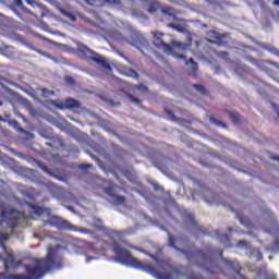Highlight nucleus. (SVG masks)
<instances>
[{
	"label": "nucleus",
	"instance_id": "nucleus-1",
	"mask_svg": "<svg viewBox=\"0 0 279 279\" xmlns=\"http://www.w3.org/2000/svg\"><path fill=\"white\" fill-rule=\"evenodd\" d=\"M37 266L24 265L26 275H9L10 279H40L45 274L62 267V253L56 246H49L46 257L36 260Z\"/></svg>",
	"mask_w": 279,
	"mask_h": 279
},
{
	"label": "nucleus",
	"instance_id": "nucleus-2",
	"mask_svg": "<svg viewBox=\"0 0 279 279\" xmlns=\"http://www.w3.org/2000/svg\"><path fill=\"white\" fill-rule=\"evenodd\" d=\"M168 245L169 247H172V250H175L177 252H180V254H183L192 263L193 265H196L197 267H203L209 274H219L221 271V267L217 265V262L213 256L217 254V251L209 250L207 252H204L202 250H193V251H186L184 248H180L175 246V236L169 235L168 236Z\"/></svg>",
	"mask_w": 279,
	"mask_h": 279
},
{
	"label": "nucleus",
	"instance_id": "nucleus-3",
	"mask_svg": "<svg viewBox=\"0 0 279 279\" xmlns=\"http://www.w3.org/2000/svg\"><path fill=\"white\" fill-rule=\"evenodd\" d=\"M112 252L116 254L117 263H121V265H126V267H133V269H140L141 271H146V274H149L157 279H171V272L162 274L158 271L156 266L136 259V257L132 256V253L121 246L118 242L113 243Z\"/></svg>",
	"mask_w": 279,
	"mask_h": 279
},
{
	"label": "nucleus",
	"instance_id": "nucleus-4",
	"mask_svg": "<svg viewBox=\"0 0 279 279\" xmlns=\"http://www.w3.org/2000/svg\"><path fill=\"white\" fill-rule=\"evenodd\" d=\"M153 45L157 47V49H162L165 53L168 56H173L178 60H186V56L175 53V49H180L181 51H186V44L181 41H171L167 38H171V36L160 33V32H153Z\"/></svg>",
	"mask_w": 279,
	"mask_h": 279
},
{
	"label": "nucleus",
	"instance_id": "nucleus-5",
	"mask_svg": "<svg viewBox=\"0 0 279 279\" xmlns=\"http://www.w3.org/2000/svg\"><path fill=\"white\" fill-rule=\"evenodd\" d=\"M76 53L81 60H87L88 62H96V64H99L102 66V69L110 70V64L101 57V54L93 51L88 46L78 43L76 48Z\"/></svg>",
	"mask_w": 279,
	"mask_h": 279
},
{
	"label": "nucleus",
	"instance_id": "nucleus-6",
	"mask_svg": "<svg viewBox=\"0 0 279 279\" xmlns=\"http://www.w3.org/2000/svg\"><path fill=\"white\" fill-rule=\"evenodd\" d=\"M49 226L57 228V230H69L70 232H77L80 229L69 222L68 220L62 219L59 216H51L48 220Z\"/></svg>",
	"mask_w": 279,
	"mask_h": 279
},
{
	"label": "nucleus",
	"instance_id": "nucleus-7",
	"mask_svg": "<svg viewBox=\"0 0 279 279\" xmlns=\"http://www.w3.org/2000/svg\"><path fill=\"white\" fill-rule=\"evenodd\" d=\"M1 215L4 217V219H9L8 225L11 228H19L21 220L25 219V211H19L16 209L2 210Z\"/></svg>",
	"mask_w": 279,
	"mask_h": 279
},
{
	"label": "nucleus",
	"instance_id": "nucleus-8",
	"mask_svg": "<svg viewBox=\"0 0 279 279\" xmlns=\"http://www.w3.org/2000/svg\"><path fill=\"white\" fill-rule=\"evenodd\" d=\"M104 193H106V195L111 197V199L119 206H121L122 204H125L126 202L125 196L117 195V190H114V186L105 187Z\"/></svg>",
	"mask_w": 279,
	"mask_h": 279
},
{
	"label": "nucleus",
	"instance_id": "nucleus-9",
	"mask_svg": "<svg viewBox=\"0 0 279 279\" xmlns=\"http://www.w3.org/2000/svg\"><path fill=\"white\" fill-rule=\"evenodd\" d=\"M219 256L225 265L229 269H232L235 274H241V264L238 260H229L223 257V250L219 251Z\"/></svg>",
	"mask_w": 279,
	"mask_h": 279
},
{
	"label": "nucleus",
	"instance_id": "nucleus-10",
	"mask_svg": "<svg viewBox=\"0 0 279 279\" xmlns=\"http://www.w3.org/2000/svg\"><path fill=\"white\" fill-rule=\"evenodd\" d=\"M183 223L186 230H199L197 220H195V214H186L183 219Z\"/></svg>",
	"mask_w": 279,
	"mask_h": 279
},
{
	"label": "nucleus",
	"instance_id": "nucleus-11",
	"mask_svg": "<svg viewBox=\"0 0 279 279\" xmlns=\"http://www.w3.org/2000/svg\"><path fill=\"white\" fill-rule=\"evenodd\" d=\"M3 264L5 274H8L10 269H19V267L21 266V262H16L14 255H9V258H4Z\"/></svg>",
	"mask_w": 279,
	"mask_h": 279
},
{
	"label": "nucleus",
	"instance_id": "nucleus-12",
	"mask_svg": "<svg viewBox=\"0 0 279 279\" xmlns=\"http://www.w3.org/2000/svg\"><path fill=\"white\" fill-rule=\"evenodd\" d=\"M63 107L66 110H80V108H82V102H80V100H76L74 98H65L64 102H63Z\"/></svg>",
	"mask_w": 279,
	"mask_h": 279
},
{
	"label": "nucleus",
	"instance_id": "nucleus-13",
	"mask_svg": "<svg viewBox=\"0 0 279 279\" xmlns=\"http://www.w3.org/2000/svg\"><path fill=\"white\" fill-rule=\"evenodd\" d=\"M236 218L239 219L240 223L245 228H254V223H252V220H250V218L242 213H238Z\"/></svg>",
	"mask_w": 279,
	"mask_h": 279
},
{
	"label": "nucleus",
	"instance_id": "nucleus-14",
	"mask_svg": "<svg viewBox=\"0 0 279 279\" xmlns=\"http://www.w3.org/2000/svg\"><path fill=\"white\" fill-rule=\"evenodd\" d=\"M215 39L216 40L207 39V43H209L210 45H218V47H223L228 45V41H223V35H216Z\"/></svg>",
	"mask_w": 279,
	"mask_h": 279
},
{
	"label": "nucleus",
	"instance_id": "nucleus-15",
	"mask_svg": "<svg viewBox=\"0 0 279 279\" xmlns=\"http://www.w3.org/2000/svg\"><path fill=\"white\" fill-rule=\"evenodd\" d=\"M29 208H32V210L34 211L35 215H38L40 217V215H45V213H47V209L45 207H40L38 205H34V204H29L28 203Z\"/></svg>",
	"mask_w": 279,
	"mask_h": 279
},
{
	"label": "nucleus",
	"instance_id": "nucleus-16",
	"mask_svg": "<svg viewBox=\"0 0 279 279\" xmlns=\"http://www.w3.org/2000/svg\"><path fill=\"white\" fill-rule=\"evenodd\" d=\"M218 239L220 243L223 244V247H232V243L230 242V236L228 234H221Z\"/></svg>",
	"mask_w": 279,
	"mask_h": 279
},
{
	"label": "nucleus",
	"instance_id": "nucleus-17",
	"mask_svg": "<svg viewBox=\"0 0 279 279\" xmlns=\"http://www.w3.org/2000/svg\"><path fill=\"white\" fill-rule=\"evenodd\" d=\"M124 73L126 77H133V80H138V72L132 68H125Z\"/></svg>",
	"mask_w": 279,
	"mask_h": 279
},
{
	"label": "nucleus",
	"instance_id": "nucleus-18",
	"mask_svg": "<svg viewBox=\"0 0 279 279\" xmlns=\"http://www.w3.org/2000/svg\"><path fill=\"white\" fill-rule=\"evenodd\" d=\"M185 64H192V75H194V77L197 76V62H195V60H193V58H190L189 60H185Z\"/></svg>",
	"mask_w": 279,
	"mask_h": 279
},
{
	"label": "nucleus",
	"instance_id": "nucleus-19",
	"mask_svg": "<svg viewBox=\"0 0 279 279\" xmlns=\"http://www.w3.org/2000/svg\"><path fill=\"white\" fill-rule=\"evenodd\" d=\"M168 27H170V29H175V32H179V34H184L186 32V28L180 24H173L170 23L168 24Z\"/></svg>",
	"mask_w": 279,
	"mask_h": 279
},
{
	"label": "nucleus",
	"instance_id": "nucleus-20",
	"mask_svg": "<svg viewBox=\"0 0 279 279\" xmlns=\"http://www.w3.org/2000/svg\"><path fill=\"white\" fill-rule=\"evenodd\" d=\"M209 121H210V123H214V125H217L218 128H223V129L228 128V124H226L225 122H221L220 120H218L215 117H210Z\"/></svg>",
	"mask_w": 279,
	"mask_h": 279
},
{
	"label": "nucleus",
	"instance_id": "nucleus-21",
	"mask_svg": "<svg viewBox=\"0 0 279 279\" xmlns=\"http://www.w3.org/2000/svg\"><path fill=\"white\" fill-rule=\"evenodd\" d=\"M133 248L136 250L137 252H141V254H146V256H149L150 258H153V260H158V257H156L154 254L149 253L148 251H145L137 246H134Z\"/></svg>",
	"mask_w": 279,
	"mask_h": 279
},
{
	"label": "nucleus",
	"instance_id": "nucleus-22",
	"mask_svg": "<svg viewBox=\"0 0 279 279\" xmlns=\"http://www.w3.org/2000/svg\"><path fill=\"white\" fill-rule=\"evenodd\" d=\"M229 114V119L232 121V123H239L241 119L239 118V113H234L232 111H227Z\"/></svg>",
	"mask_w": 279,
	"mask_h": 279
},
{
	"label": "nucleus",
	"instance_id": "nucleus-23",
	"mask_svg": "<svg viewBox=\"0 0 279 279\" xmlns=\"http://www.w3.org/2000/svg\"><path fill=\"white\" fill-rule=\"evenodd\" d=\"M193 88H195V90H197V93H199L201 95H206L207 93L206 87H204V85L194 84Z\"/></svg>",
	"mask_w": 279,
	"mask_h": 279
},
{
	"label": "nucleus",
	"instance_id": "nucleus-24",
	"mask_svg": "<svg viewBox=\"0 0 279 279\" xmlns=\"http://www.w3.org/2000/svg\"><path fill=\"white\" fill-rule=\"evenodd\" d=\"M64 82H65V84H68V86H75V84H77L75 82V78H73V76H71V75H66L64 77Z\"/></svg>",
	"mask_w": 279,
	"mask_h": 279
},
{
	"label": "nucleus",
	"instance_id": "nucleus-25",
	"mask_svg": "<svg viewBox=\"0 0 279 279\" xmlns=\"http://www.w3.org/2000/svg\"><path fill=\"white\" fill-rule=\"evenodd\" d=\"M165 113L171 119V121H178V118H175V113H173V111L165 109Z\"/></svg>",
	"mask_w": 279,
	"mask_h": 279
},
{
	"label": "nucleus",
	"instance_id": "nucleus-26",
	"mask_svg": "<svg viewBox=\"0 0 279 279\" xmlns=\"http://www.w3.org/2000/svg\"><path fill=\"white\" fill-rule=\"evenodd\" d=\"M105 3H109V5H121V0H104Z\"/></svg>",
	"mask_w": 279,
	"mask_h": 279
},
{
	"label": "nucleus",
	"instance_id": "nucleus-27",
	"mask_svg": "<svg viewBox=\"0 0 279 279\" xmlns=\"http://www.w3.org/2000/svg\"><path fill=\"white\" fill-rule=\"evenodd\" d=\"M128 97H129L130 101H133V104H142L141 99L134 97V95H132V94H128Z\"/></svg>",
	"mask_w": 279,
	"mask_h": 279
},
{
	"label": "nucleus",
	"instance_id": "nucleus-28",
	"mask_svg": "<svg viewBox=\"0 0 279 279\" xmlns=\"http://www.w3.org/2000/svg\"><path fill=\"white\" fill-rule=\"evenodd\" d=\"M236 247H245L247 248V241L246 240H240L236 244Z\"/></svg>",
	"mask_w": 279,
	"mask_h": 279
},
{
	"label": "nucleus",
	"instance_id": "nucleus-29",
	"mask_svg": "<svg viewBox=\"0 0 279 279\" xmlns=\"http://www.w3.org/2000/svg\"><path fill=\"white\" fill-rule=\"evenodd\" d=\"M216 56H218V58H228L229 53L227 51H218Z\"/></svg>",
	"mask_w": 279,
	"mask_h": 279
},
{
	"label": "nucleus",
	"instance_id": "nucleus-30",
	"mask_svg": "<svg viewBox=\"0 0 279 279\" xmlns=\"http://www.w3.org/2000/svg\"><path fill=\"white\" fill-rule=\"evenodd\" d=\"M10 123L14 128V130H19V128H21V124H19L16 120L11 121Z\"/></svg>",
	"mask_w": 279,
	"mask_h": 279
},
{
	"label": "nucleus",
	"instance_id": "nucleus-31",
	"mask_svg": "<svg viewBox=\"0 0 279 279\" xmlns=\"http://www.w3.org/2000/svg\"><path fill=\"white\" fill-rule=\"evenodd\" d=\"M81 169H83L84 171L86 169H93V165L92 163H83V165H81Z\"/></svg>",
	"mask_w": 279,
	"mask_h": 279
},
{
	"label": "nucleus",
	"instance_id": "nucleus-32",
	"mask_svg": "<svg viewBox=\"0 0 279 279\" xmlns=\"http://www.w3.org/2000/svg\"><path fill=\"white\" fill-rule=\"evenodd\" d=\"M272 250L279 251V239L275 240L272 243Z\"/></svg>",
	"mask_w": 279,
	"mask_h": 279
},
{
	"label": "nucleus",
	"instance_id": "nucleus-33",
	"mask_svg": "<svg viewBox=\"0 0 279 279\" xmlns=\"http://www.w3.org/2000/svg\"><path fill=\"white\" fill-rule=\"evenodd\" d=\"M14 5H16V8L23 9V0H14Z\"/></svg>",
	"mask_w": 279,
	"mask_h": 279
},
{
	"label": "nucleus",
	"instance_id": "nucleus-34",
	"mask_svg": "<svg viewBox=\"0 0 279 279\" xmlns=\"http://www.w3.org/2000/svg\"><path fill=\"white\" fill-rule=\"evenodd\" d=\"M41 169H43V171H45V173H48V175H51V174H52V172L49 171V167H47V166H41Z\"/></svg>",
	"mask_w": 279,
	"mask_h": 279
},
{
	"label": "nucleus",
	"instance_id": "nucleus-35",
	"mask_svg": "<svg viewBox=\"0 0 279 279\" xmlns=\"http://www.w3.org/2000/svg\"><path fill=\"white\" fill-rule=\"evenodd\" d=\"M0 279H10V275L7 272H0Z\"/></svg>",
	"mask_w": 279,
	"mask_h": 279
},
{
	"label": "nucleus",
	"instance_id": "nucleus-36",
	"mask_svg": "<svg viewBox=\"0 0 279 279\" xmlns=\"http://www.w3.org/2000/svg\"><path fill=\"white\" fill-rule=\"evenodd\" d=\"M172 10L173 9H171V8H166V9L162 10V12H163V14H171Z\"/></svg>",
	"mask_w": 279,
	"mask_h": 279
},
{
	"label": "nucleus",
	"instance_id": "nucleus-37",
	"mask_svg": "<svg viewBox=\"0 0 279 279\" xmlns=\"http://www.w3.org/2000/svg\"><path fill=\"white\" fill-rule=\"evenodd\" d=\"M1 239H2V241H8V239H10V236L8 234H2Z\"/></svg>",
	"mask_w": 279,
	"mask_h": 279
},
{
	"label": "nucleus",
	"instance_id": "nucleus-38",
	"mask_svg": "<svg viewBox=\"0 0 279 279\" xmlns=\"http://www.w3.org/2000/svg\"><path fill=\"white\" fill-rule=\"evenodd\" d=\"M15 14H16L17 19H21V21H25V19H23V15H21V13L15 11Z\"/></svg>",
	"mask_w": 279,
	"mask_h": 279
},
{
	"label": "nucleus",
	"instance_id": "nucleus-39",
	"mask_svg": "<svg viewBox=\"0 0 279 279\" xmlns=\"http://www.w3.org/2000/svg\"><path fill=\"white\" fill-rule=\"evenodd\" d=\"M148 12H156V8H154V7L150 5V7L148 8Z\"/></svg>",
	"mask_w": 279,
	"mask_h": 279
},
{
	"label": "nucleus",
	"instance_id": "nucleus-40",
	"mask_svg": "<svg viewBox=\"0 0 279 279\" xmlns=\"http://www.w3.org/2000/svg\"><path fill=\"white\" fill-rule=\"evenodd\" d=\"M272 4L278 8L279 7V0H274Z\"/></svg>",
	"mask_w": 279,
	"mask_h": 279
},
{
	"label": "nucleus",
	"instance_id": "nucleus-41",
	"mask_svg": "<svg viewBox=\"0 0 279 279\" xmlns=\"http://www.w3.org/2000/svg\"><path fill=\"white\" fill-rule=\"evenodd\" d=\"M81 232L90 233V231L88 229H81Z\"/></svg>",
	"mask_w": 279,
	"mask_h": 279
},
{
	"label": "nucleus",
	"instance_id": "nucleus-42",
	"mask_svg": "<svg viewBox=\"0 0 279 279\" xmlns=\"http://www.w3.org/2000/svg\"><path fill=\"white\" fill-rule=\"evenodd\" d=\"M208 3H210L211 5H215V3H217V1H215V0H208Z\"/></svg>",
	"mask_w": 279,
	"mask_h": 279
},
{
	"label": "nucleus",
	"instance_id": "nucleus-43",
	"mask_svg": "<svg viewBox=\"0 0 279 279\" xmlns=\"http://www.w3.org/2000/svg\"><path fill=\"white\" fill-rule=\"evenodd\" d=\"M251 62H252L253 64H256V63L258 62V60L252 59Z\"/></svg>",
	"mask_w": 279,
	"mask_h": 279
},
{
	"label": "nucleus",
	"instance_id": "nucleus-44",
	"mask_svg": "<svg viewBox=\"0 0 279 279\" xmlns=\"http://www.w3.org/2000/svg\"><path fill=\"white\" fill-rule=\"evenodd\" d=\"M155 191H160V186L159 185H155Z\"/></svg>",
	"mask_w": 279,
	"mask_h": 279
},
{
	"label": "nucleus",
	"instance_id": "nucleus-45",
	"mask_svg": "<svg viewBox=\"0 0 279 279\" xmlns=\"http://www.w3.org/2000/svg\"><path fill=\"white\" fill-rule=\"evenodd\" d=\"M95 259V257H89V258H87V263H89L90 260H94Z\"/></svg>",
	"mask_w": 279,
	"mask_h": 279
},
{
	"label": "nucleus",
	"instance_id": "nucleus-46",
	"mask_svg": "<svg viewBox=\"0 0 279 279\" xmlns=\"http://www.w3.org/2000/svg\"><path fill=\"white\" fill-rule=\"evenodd\" d=\"M229 232H232V228H229Z\"/></svg>",
	"mask_w": 279,
	"mask_h": 279
},
{
	"label": "nucleus",
	"instance_id": "nucleus-47",
	"mask_svg": "<svg viewBox=\"0 0 279 279\" xmlns=\"http://www.w3.org/2000/svg\"><path fill=\"white\" fill-rule=\"evenodd\" d=\"M213 34H217V32H213Z\"/></svg>",
	"mask_w": 279,
	"mask_h": 279
}]
</instances>
